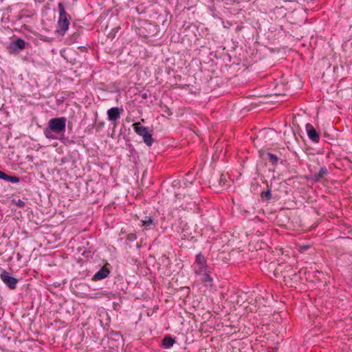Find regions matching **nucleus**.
Listing matches in <instances>:
<instances>
[{
  "mask_svg": "<svg viewBox=\"0 0 352 352\" xmlns=\"http://www.w3.org/2000/svg\"><path fill=\"white\" fill-rule=\"evenodd\" d=\"M67 119L65 117L54 118L49 120L48 125L43 130L45 136L50 140H59L65 142L64 133Z\"/></svg>",
  "mask_w": 352,
  "mask_h": 352,
  "instance_id": "nucleus-1",
  "label": "nucleus"
},
{
  "mask_svg": "<svg viewBox=\"0 0 352 352\" xmlns=\"http://www.w3.org/2000/svg\"><path fill=\"white\" fill-rule=\"evenodd\" d=\"M195 265V273L205 272L208 269H209V267L207 265L206 259L201 253L197 254Z\"/></svg>",
  "mask_w": 352,
  "mask_h": 352,
  "instance_id": "nucleus-2",
  "label": "nucleus"
},
{
  "mask_svg": "<svg viewBox=\"0 0 352 352\" xmlns=\"http://www.w3.org/2000/svg\"><path fill=\"white\" fill-rule=\"evenodd\" d=\"M0 278L10 289H14L16 287V285L19 282L18 279L10 276L8 272L3 271L0 274Z\"/></svg>",
  "mask_w": 352,
  "mask_h": 352,
  "instance_id": "nucleus-3",
  "label": "nucleus"
},
{
  "mask_svg": "<svg viewBox=\"0 0 352 352\" xmlns=\"http://www.w3.org/2000/svg\"><path fill=\"white\" fill-rule=\"evenodd\" d=\"M110 265L109 263H106L104 266H102L92 277V280H100L105 278H107L111 273V270L109 268Z\"/></svg>",
  "mask_w": 352,
  "mask_h": 352,
  "instance_id": "nucleus-4",
  "label": "nucleus"
},
{
  "mask_svg": "<svg viewBox=\"0 0 352 352\" xmlns=\"http://www.w3.org/2000/svg\"><path fill=\"white\" fill-rule=\"evenodd\" d=\"M306 132L308 138L314 143H318L320 141V134L313 126L311 124L307 123L305 126Z\"/></svg>",
  "mask_w": 352,
  "mask_h": 352,
  "instance_id": "nucleus-5",
  "label": "nucleus"
},
{
  "mask_svg": "<svg viewBox=\"0 0 352 352\" xmlns=\"http://www.w3.org/2000/svg\"><path fill=\"white\" fill-rule=\"evenodd\" d=\"M122 108L119 107H111L108 109L107 114L108 120L111 122H116L120 119L122 112Z\"/></svg>",
  "mask_w": 352,
  "mask_h": 352,
  "instance_id": "nucleus-6",
  "label": "nucleus"
},
{
  "mask_svg": "<svg viewBox=\"0 0 352 352\" xmlns=\"http://www.w3.org/2000/svg\"><path fill=\"white\" fill-rule=\"evenodd\" d=\"M25 47V41L22 38H17L10 43L9 50L10 51L18 52L19 50H23Z\"/></svg>",
  "mask_w": 352,
  "mask_h": 352,
  "instance_id": "nucleus-7",
  "label": "nucleus"
},
{
  "mask_svg": "<svg viewBox=\"0 0 352 352\" xmlns=\"http://www.w3.org/2000/svg\"><path fill=\"white\" fill-rule=\"evenodd\" d=\"M69 25V21L65 19H58L57 22L56 32L59 35L63 36L66 31L68 30Z\"/></svg>",
  "mask_w": 352,
  "mask_h": 352,
  "instance_id": "nucleus-8",
  "label": "nucleus"
},
{
  "mask_svg": "<svg viewBox=\"0 0 352 352\" xmlns=\"http://www.w3.org/2000/svg\"><path fill=\"white\" fill-rule=\"evenodd\" d=\"M133 128L134 131L142 138L150 133L148 129L144 126H142L140 122H135L133 124Z\"/></svg>",
  "mask_w": 352,
  "mask_h": 352,
  "instance_id": "nucleus-9",
  "label": "nucleus"
},
{
  "mask_svg": "<svg viewBox=\"0 0 352 352\" xmlns=\"http://www.w3.org/2000/svg\"><path fill=\"white\" fill-rule=\"evenodd\" d=\"M267 156L269 162H270L273 166H276L278 164H283L284 162V160L276 154L267 153Z\"/></svg>",
  "mask_w": 352,
  "mask_h": 352,
  "instance_id": "nucleus-10",
  "label": "nucleus"
},
{
  "mask_svg": "<svg viewBox=\"0 0 352 352\" xmlns=\"http://www.w3.org/2000/svg\"><path fill=\"white\" fill-rule=\"evenodd\" d=\"M58 10L59 17L58 19H65L69 20L71 19L70 16L66 12L65 8L64 3L62 2H59L58 4Z\"/></svg>",
  "mask_w": 352,
  "mask_h": 352,
  "instance_id": "nucleus-11",
  "label": "nucleus"
},
{
  "mask_svg": "<svg viewBox=\"0 0 352 352\" xmlns=\"http://www.w3.org/2000/svg\"><path fill=\"white\" fill-rule=\"evenodd\" d=\"M0 179L10 182L13 184L18 183L20 181V178L19 177L9 175L1 170H0Z\"/></svg>",
  "mask_w": 352,
  "mask_h": 352,
  "instance_id": "nucleus-12",
  "label": "nucleus"
},
{
  "mask_svg": "<svg viewBox=\"0 0 352 352\" xmlns=\"http://www.w3.org/2000/svg\"><path fill=\"white\" fill-rule=\"evenodd\" d=\"M162 346L164 349H169L173 346L175 342V338H173L170 335L164 336L162 340Z\"/></svg>",
  "mask_w": 352,
  "mask_h": 352,
  "instance_id": "nucleus-13",
  "label": "nucleus"
},
{
  "mask_svg": "<svg viewBox=\"0 0 352 352\" xmlns=\"http://www.w3.org/2000/svg\"><path fill=\"white\" fill-rule=\"evenodd\" d=\"M329 173L328 169L324 166L322 167L318 173H315L313 175V180L316 182H318L321 181V179L324 177V175H327Z\"/></svg>",
  "mask_w": 352,
  "mask_h": 352,
  "instance_id": "nucleus-14",
  "label": "nucleus"
},
{
  "mask_svg": "<svg viewBox=\"0 0 352 352\" xmlns=\"http://www.w3.org/2000/svg\"><path fill=\"white\" fill-rule=\"evenodd\" d=\"M210 272L209 269H208L206 270V272H205L195 273V274L197 275H201L202 276L201 278V281L202 283H207L212 282V278L210 277Z\"/></svg>",
  "mask_w": 352,
  "mask_h": 352,
  "instance_id": "nucleus-15",
  "label": "nucleus"
},
{
  "mask_svg": "<svg viewBox=\"0 0 352 352\" xmlns=\"http://www.w3.org/2000/svg\"><path fill=\"white\" fill-rule=\"evenodd\" d=\"M143 226L146 227H151V226H154L153 219L151 217L145 216L143 219L141 220Z\"/></svg>",
  "mask_w": 352,
  "mask_h": 352,
  "instance_id": "nucleus-16",
  "label": "nucleus"
},
{
  "mask_svg": "<svg viewBox=\"0 0 352 352\" xmlns=\"http://www.w3.org/2000/svg\"><path fill=\"white\" fill-rule=\"evenodd\" d=\"M142 138H143L144 142L148 146H151L153 144V143L154 142V139L153 138L152 135H151V133H149L148 134H147L146 135H145Z\"/></svg>",
  "mask_w": 352,
  "mask_h": 352,
  "instance_id": "nucleus-17",
  "label": "nucleus"
},
{
  "mask_svg": "<svg viewBox=\"0 0 352 352\" xmlns=\"http://www.w3.org/2000/svg\"><path fill=\"white\" fill-rule=\"evenodd\" d=\"M261 197L262 199L267 201L270 200L272 199L271 188L268 187L266 191H263L261 193Z\"/></svg>",
  "mask_w": 352,
  "mask_h": 352,
  "instance_id": "nucleus-18",
  "label": "nucleus"
},
{
  "mask_svg": "<svg viewBox=\"0 0 352 352\" xmlns=\"http://www.w3.org/2000/svg\"><path fill=\"white\" fill-rule=\"evenodd\" d=\"M12 201L15 205H16L19 208H23L25 205V201L19 199L17 200L13 199Z\"/></svg>",
  "mask_w": 352,
  "mask_h": 352,
  "instance_id": "nucleus-19",
  "label": "nucleus"
},
{
  "mask_svg": "<svg viewBox=\"0 0 352 352\" xmlns=\"http://www.w3.org/2000/svg\"><path fill=\"white\" fill-rule=\"evenodd\" d=\"M112 334L115 336L116 340H118V338H122V336L121 333L119 331H116V332L113 331Z\"/></svg>",
  "mask_w": 352,
  "mask_h": 352,
  "instance_id": "nucleus-20",
  "label": "nucleus"
},
{
  "mask_svg": "<svg viewBox=\"0 0 352 352\" xmlns=\"http://www.w3.org/2000/svg\"><path fill=\"white\" fill-rule=\"evenodd\" d=\"M226 181V177H224L223 175H221L220 181H219V185L223 186L225 184Z\"/></svg>",
  "mask_w": 352,
  "mask_h": 352,
  "instance_id": "nucleus-21",
  "label": "nucleus"
},
{
  "mask_svg": "<svg viewBox=\"0 0 352 352\" xmlns=\"http://www.w3.org/2000/svg\"><path fill=\"white\" fill-rule=\"evenodd\" d=\"M292 278H291V280H297V277H298V274L296 272H294L292 275Z\"/></svg>",
  "mask_w": 352,
  "mask_h": 352,
  "instance_id": "nucleus-22",
  "label": "nucleus"
},
{
  "mask_svg": "<svg viewBox=\"0 0 352 352\" xmlns=\"http://www.w3.org/2000/svg\"><path fill=\"white\" fill-rule=\"evenodd\" d=\"M140 96L143 99H147L148 98V94L146 92L145 93H140Z\"/></svg>",
  "mask_w": 352,
  "mask_h": 352,
  "instance_id": "nucleus-23",
  "label": "nucleus"
},
{
  "mask_svg": "<svg viewBox=\"0 0 352 352\" xmlns=\"http://www.w3.org/2000/svg\"><path fill=\"white\" fill-rule=\"evenodd\" d=\"M128 239L130 240L135 239H136L135 234H129L128 236Z\"/></svg>",
  "mask_w": 352,
  "mask_h": 352,
  "instance_id": "nucleus-24",
  "label": "nucleus"
},
{
  "mask_svg": "<svg viewBox=\"0 0 352 352\" xmlns=\"http://www.w3.org/2000/svg\"><path fill=\"white\" fill-rule=\"evenodd\" d=\"M65 140H64L65 142H63L64 144H67V142H69V143H74V141H72H72H69V140H68V138H65Z\"/></svg>",
  "mask_w": 352,
  "mask_h": 352,
  "instance_id": "nucleus-25",
  "label": "nucleus"
},
{
  "mask_svg": "<svg viewBox=\"0 0 352 352\" xmlns=\"http://www.w3.org/2000/svg\"><path fill=\"white\" fill-rule=\"evenodd\" d=\"M78 36H79V34H78V33H77V32H75V33L73 34V36H72L76 39V38H77L78 37Z\"/></svg>",
  "mask_w": 352,
  "mask_h": 352,
  "instance_id": "nucleus-26",
  "label": "nucleus"
},
{
  "mask_svg": "<svg viewBox=\"0 0 352 352\" xmlns=\"http://www.w3.org/2000/svg\"><path fill=\"white\" fill-rule=\"evenodd\" d=\"M100 126L102 127L104 126V122L100 123Z\"/></svg>",
  "mask_w": 352,
  "mask_h": 352,
  "instance_id": "nucleus-27",
  "label": "nucleus"
},
{
  "mask_svg": "<svg viewBox=\"0 0 352 352\" xmlns=\"http://www.w3.org/2000/svg\"><path fill=\"white\" fill-rule=\"evenodd\" d=\"M303 248H304L305 250H307V249L308 248V246H304V247H303Z\"/></svg>",
  "mask_w": 352,
  "mask_h": 352,
  "instance_id": "nucleus-28",
  "label": "nucleus"
}]
</instances>
